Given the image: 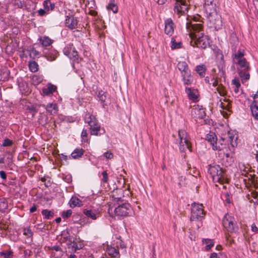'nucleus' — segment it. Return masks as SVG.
I'll return each instance as SVG.
<instances>
[{
	"mask_svg": "<svg viewBox=\"0 0 258 258\" xmlns=\"http://www.w3.org/2000/svg\"><path fill=\"white\" fill-rule=\"evenodd\" d=\"M37 210L36 206L34 205L30 209V213H33L35 212Z\"/></svg>",
	"mask_w": 258,
	"mask_h": 258,
	"instance_id": "nucleus-64",
	"label": "nucleus"
},
{
	"mask_svg": "<svg viewBox=\"0 0 258 258\" xmlns=\"http://www.w3.org/2000/svg\"><path fill=\"white\" fill-rule=\"evenodd\" d=\"M62 255H59L57 252L52 251L51 253V256L52 258H60Z\"/></svg>",
	"mask_w": 258,
	"mask_h": 258,
	"instance_id": "nucleus-53",
	"label": "nucleus"
},
{
	"mask_svg": "<svg viewBox=\"0 0 258 258\" xmlns=\"http://www.w3.org/2000/svg\"><path fill=\"white\" fill-rule=\"evenodd\" d=\"M226 102V103H224L221 102L220 103V107L223 109H225L228 111H230V109L231 108V104L230 102H228V101L226 100L225 99L224 100Z\"/></svg>",
	"mask_w": 258,
	"mask_h": 258,
	"instance_id": "nucleus-41",
	"label": "nucleus"
},
{
	"mask_svg": "<svg viewBox=\"0 0 258 258\" xmlns=\"http://www.w3.org/2000/svg\"><path fill=\"white\" fill-rule=\"evenodd\" d=\"M215 0H205L204 9L206 13H210V12L216 10Z\"/></svg>",
	"mask_w": 258,
	"mask_h": 258,
	"instance_id": "nucleus-19",
	"label": "nucleus"
},
{
	"mask_svg": "<svg viewBox=\"0 0 258 258\" xmlns=\"http://www.w3.org/2000/svg\"><path fill=\"white\" fill-rule=\"evenodd\" d=\"M57 87L51 84H48L46 87L42 89V93L45 95H48L53 94L56 91Z\"/></svg>",
	"mask_w": 258,
	"mask_h": 258,
	"instance_id": "nucleus-21",
	"label": "nucleus"
},
{
	"mask_svg": "<svg viewBox=\"0 0 258 258\" xmlns=\"http://www.w3.org/2000/svg\"><path fill=\"white\" fill-rule=\"evenodd\" d=\"M107 9L109 11H112L113 13H116L118 11L117 5L113 3H110L107 6Z\"/></svg>",
	"mask_w": 258,
	"mask_h": 258,
	"instance_id": "nucleus-42",
	"label": "nucleus"
},
{
	"mask_svg": "<svg viewBox=\"0 0 258 258\" xmlns=\"http://www.w3.org/2000/svg\"><path fill=\"white\" fill-rule=\"evenodd\" d=\"M232 84L234 85V87H240V84L238 80L234 79L232 80Z\"/></svg>",
	"mask_w": 258,
	"mask_h": 258,
	"instance_id": "nucleus-59",
	"label": "nucleus"
},
{
	"mask_svg": "<svg viewBox=\"0 0 258 258\" xmlns=\"http://www.w3.org/2000/svg\"><path fill=\"white\" fill-rule=\"evenodd\" d=\"M52 250L57 252L59 255H63V251L61 250L60 247L57 245H54L51 248Z\"/></svg>",
	"mask_w": 258,
	"mask_h": 258,
	"instance_id": "nucleus-47",
	"label": "nucleus"
},
{
	"mask_svg": "<svg viewBox=\"0 0 258 258\" xmlns=\"http://www.w3.org/2000/svg\"><path fill=\"white\" fill-rule=\"evenodd\" d=\"M103 178L102 179V181L104 182H107L108 181V174L106 171H104L102 173Z\"/></svg>",
	"mask_w": 258,
	"mask_h": 258,
	"instance_id": "nucleus-51",
	"label": "nucleus"
},
{
	"mask_svg": "<svg viewBox=\"0 0 258 258\" xmlns=\"http://www.w3.org/2000/svg\"><path fill=\"white\" fill-rule=\"evenodd\" d=\"M87 136L88 134L87 133V131L83 130L81 134V137L83 141L84 142H87L88 141Z\"/></svg>",
	"mask_w": 258,
	"mask_h": 258,
	"instance_id": "nucleus-48",
	"label": "nucleus"
},
{
	"mask_svg": "<svg viewBox=\"0 0 258 258\" xmlns=\"http://www.w3.org/2000/svg\"><path fill=\"white\" fill-rule=\"evenodd\" d=\"M206 140L209 142L213 147V149L218 150L220 152H221L224 149V147L226 148V144L220 143V141L218 143L217 142V138L216 135L214 133L210 132L209 134H207L206 137Z\"/></svg>",
	"mask_w": 258,
	"mask_h": 258,
	"instance_id": "nucleus-9",
	"label": "nucleus"
},
{
	"mask_svg": "<svg viewBox=\"0 0 258 258\" xmlns=\"http://www.w3.org/2000/svg\"><path fill=\"white\" fill-rule=\"evenodd\" d=\"M186 28L191 39L190 44L191 46L202 49L210 46V39L208 36L205 35L202 24L187 20Z\"/></svg>",
	"mask_w": 258,
	"mask_h": 258,
	"instance_id": "nucleus-1",
	"label": "nucleus"
},
{
	"mask_svg": "<svg viewBox=\"0 0 258 258\" xmlns=\"http://www.w3.org/2000/svg\"><path fill=\"white\" fill-rule=\"evenodd\" d=\"M251 229L252 232H253L254 233L258 232V227L254 223L251 225Z\"/></svg>",
	"mask_w": 258,
	"mask_h": 258,
	"instance_id": "nucleus-54",
	"label": "nucleus"
},
{
	"mask_svg": "<svg viewBox=\"0 0 258 258\" xmlns=\"http://www.w3.org/2000/svg\"><path fill=\"white\" fill-rule=\"evenodd\" d=\"M182 81L185 85H190L193 82V78L191 75L190 71L183 73L181 74Z\"/></svg>",
	"mask_w": 258,
	"mask_h": 258,
	"instance_id": "nucleus-20",
	"label": "nucleus"
},
{
	"mask_svg": "<svg viewBox=\"0 0 258 258\" xmlns=\"http://www.w3.org/2000/svg\"><path fill=\"white\" fill-rule=\"evenodd\" d=\"M104 156L107 159H112L113 157V154L111 152H109V151H107V152H105L104 154Z\"/></svg>",
	"mask_w": 258,
	"mask_h": 258,
	"instance_id": "nucleus-52",
	"label": "nucleus"
},
{
	"mask_svg": "<svg viewBox=\"0 0 258 258\" xmlns=\"http://www.w3.org/2000/svg\"><path fill=\"white\" fill-rule=\"evenodd\" d=\"M67 255L68 258H77V256L74 253L69 254L67 253Z\"/></svg>",
	"mask_w": 258,
	"mask_h": 258,
	"instance_id": "nucleus-63",
	"label": "nucleus"
},
{
	"mask_svg": "<svg viewBox=\"0 0 258 258\" xmlns=\"http://www.w3.org/2000/svg\"><path fill=\"white\" fill-rule=\"evenodd\" d=\"M203 243L206 245L205 249L207 251L210 250L214 244L213 240L211 239H204L203 240Z\"/></svg>",
	"mask_w": 258,
	"mask_h": 258,
	"instance_id": "nucleus-35",
	"label": "nucleus"
},
{
	"mask_svg": "<svg viewBox=\"0 0 258 258\" xmlns=\"http://www.w3.org/2000/svg\"><path fill=\"white\" fill-rule=\"evenodd\" d=\"M107 252L108 254L111 257L114 258H119L120 254L118 248H115L112 246H108L107 248Z\"/></svg>",
	"mask_w": 258,
	"mask_h": 258,
	"instance_id": "nucleus-22",
	"label": "nucleus"
},
{
	"mask_svg": "<svg viewBox=\"0 0 258 258\" xmlns=\"http://www.w3.org/2000/svg\"><path fill=\"white\" fill-rule=\"evenodd\" d=\"M70 206L71 207H81L82 205L81 200L76 197H73L70 201Z\"/></svg>",
	"mask_w": 258,
	"mask_h": 258,
	"instance_id": "nucleus-30",
	"label": "nucleus"
},
{
	"mask_svg": "<svg viewBox=\"0 0 258 258\" xmlns=\"http://www.w3.org/2000/svg\"><path fill=\"white\" fill-rule=\"evenodd\" d=\"M220 253H217L216 252H213L211 254L210 258H222L220 257Z\"/></svg>",
	"mask_w": 258,
	"mask_h": 258,
	"instance_id": "nucleus-58",
	"label": "nucleus"
},
{
	"mask_svg": "<svg viewBox=\"0 0 258 258\" xmlns=\"http://www.w3.org/2000/svg\"><path fill=\"white\" fill-rule=\"evenodd\" d=\"M72 214V211L71 210H68L67 211H63L61 213V216L63 218H67L70 217Z\"/></svg>",
	"mask_w": 258,
	"mask_h": 258,
	"instance_id": "nucleus-45",
	"label": "nucleus"
},
{
	"mask_svg": "<svg viewBox=\"0 0 258 258\" xmlns=\"http://www.w3.org/2000/svg\"><path fill=\"white\" fill-rule=\"evenodd\" d=\"M116 246L117 247H118L119 246L121 248H122V249H124L125 248V245L124 243L121 240H119L118 242H117Z\"/></svg>",
	"mask_w": 258,
	"mask_h": 258,
	"instance_id": "nucleus-56",
	"label": "nucleus"
},
{
	"mask_svg": "<svg viewBox=\"0 0 258 258\" xmlns=\"http://www.w3.org/2000/svg\"><path fill=\"white\" fill-rule=\"evenodd\" d=\"M237 138L238 137L236 134L230 132H228L227 133V137L226 138L222 137L221 138V140L223 143L225 142L229 143L231 147L233 148L237 145Z\"/></svg>",
	"mask_w": 258,
	"mask_h": 258,
	"instance_id": "nucleus-15",
	"label": "nucleus"
},
{
	"mask_svg": "<svg viewBox=\"0 0 258 258\" xmlns=\"http://www.w3.org/2000/svg\"><path fill=\"white\" fill-rule=\"evenodd\" d=\"M63 52L66 55L73 59L74 61L79 62L81 60V58L79 57L78 52L71 46L64 48Z\"/></svg>",
	"mask_w": 258,
	"mask_h": 258,
	"instance_id": "nucleus-13",
	"label": "nucleus"
},
{
	"mask_svg": "<svg viewBox=\"0 0 258 258\" xmlns=\"http://www.w3.org/2000/svg\"><path fill=\"white\" fill-rule=\"evenodd\" d=\"M0 255L4 256V258H12L13 255V252L12 250H9L6 252H0Z\"/></svg>",
	"mask_w": 258,
	"mask_h": 258,
	"instance_id": "nucleus-43",
	"label": "nucleus"
},
{
	"mask_svg": "<svg viewBox=\"0 0 258 258\" xmlns=\"http://www.w3.org/2000/svg\"><path fill=\"white\" fill-rule=\"evenodd\" d=\"M13 144V141L9 139H6L2 144L4 147L10 146Z\"/></svg>",
	"mask_w": 258,
	"mask_h": 258,
	"instance_id": "nucleus-49",
	"label": "nucleus"
},
{
	"mask_svg": "<svg viewBox=\"0 0 258 258\" xmlns=\"http://www.w3.org/2000/svg\"><path fill=\"white\" fill-rule=\"evenodd\" d=\"M245 55L244 50L241 49L237 51L235 50L232 54L233 62L237 66V71L242 83L246 82L250 78V63L244 57Z\"/></svg>",
	"mask_w": 258,
	"mask_h": 258,
	"instance_id": "nucleus-2",
	"label": "nucleus"
},
{
	"mask_svg": "<svg viewBox=\"0 0 258 258\" xmlns=\"http://www.w3.org/2000/svg\"><path fill=\"white\" fill-rule=\"evenodd\" d=\"M112 196H113V198H114V199L116 200L117 202H119L120 201H123V200H121V197H118L116 196V195H115V192H113Z\"/></svg>",
	"mask_w": 258,
	"mask_h": 258,
	"instance_id": "nucleus-62",
	"label": "nucleus"
},
{
	"mask_svg": "<svg viewBox=\"0 0 258 258\" xmlns=\"http://www.w3.org/2000/svg\"><path fill=\"white\" fill-rule=\"evenodd\" d=\"M9 71L7 70L0 71V81H4L8 78Z\"/></svg>",
	"mask_w": 258,
	"mask_h": 258,
	"instance_id": "nucleus-40",
	"label": "nucleus"
},
{
	"mask_svg": "<svg viewBox=\"0 0 258 258\" xmlns=\"http://www.w3.org/2000/svg\"><path fill=\"white\" fill-rule=\"evenodd\" d=\"M57 52L54 49H51L45 53V57L49 61L54 60L57 56Z\"/></svg>",
	"mask_w": 258,
	"mask_h": 258,
	"instance_id": "nucleus-23",
	"label": "nucleus"
},
{
	"mask_svg": "<svg viewBox=\"0 0 258 258\" xmlns=\"http://www.w3.org/2000/svg\"><path fill=\"white\" fill-rule=\"evenodd\" d=\"M29 68L31 72L35 73L38 70V64L35 61H31L29 62Z\"/></svg>",
	"mask_w": 258,
	"mask_h": 258,
	"instance_id": "nucleus-37",
	"label": "nucleus"
},
{
	"mask_svg": "<svg viewBox=\"0 0 258 258\" xmlns=\"http://www.w3.org/2000/svg\"><path fill=\"white\" fill-rule=\"evenodd\" d=\"M205 212L203 204H191L190 221H201L205 217Z\"/></svg>",
	"mask_w": 258,
	"mask_h": 258,
	"instance_id": "nucleus-6",
	"label": "nucleus"
},
{
	"mask_svg": "<svg viewBox=\"0 0 258 258\" xmlns=\"http://www.w3.org/2000/svg\"><path fill=\"white\" fill-rule=\"evenodd\" d=\"M65 26L70 30L77 29L79 25V21L73 15L67 16L65 19Z\"/></svg>",
	"mask_w": 258,
	"mask_h": 258,
	"instance_id": "nucleus-14",
	"label": "nucleus"
},
{
	"mask_svg": "<svg viewBox=\"0 0 258 258\" xmlns=\"http://www.w3.org/2000/svg\"><path fill=\"white\" fill-rule=\"evenodd\" d=\"M177 67L181 72V75L183 74V73H186L190 71L187 64L185 61L179 62L177 64Z\"/></svg>",
	"mask_w": 258,
	"mask_h": 258,
	"instance_id": "nucleus-27",
	"label": "nucleus"
},
{
	"mask_svg": "<svg viewBox=\"0 0 258 258\" xmlns=\"http://www.w3.org/2000/svg\"><path fill=\"white\" fill-rule=\"evenodd\" d=\"M228 148V145L226 144V148L224 147L223 150L220 152V154H222L223 153L224 155H225V157L223 158L222 163L226 167L231 166L234 161L233 157L234 154L232 152L229 153L225 152V150L227 151Z\"/></svg>",
	"mask_w": 258,
	"mask_h": 258,
	"instance_id": "nucleus-12",
	"label": "nucleus"
},
{
	"mask_svg": "<svg viewBox=\"0 0 258 258\" xmlns=\"http://www.w3.org/2000/svg\"><path fill=\"white\" fill-rule=\"evenodd\" d=\"M32 251L29 249H25L24 251V254L25 256L30 257L32 255Z\"/></svg>",
	"mask_w": 258,
	"mask_h": 258,
	"instance_id": "nucleus-57",
	"label": "nucleus"
},
{
	"mask_svg": "<svg viewBox=\"0 0 258 258\" xmlns=\"http://www.w3.org/2000/svg\"><path fill=\"white\" fill-rule=\"evenodd\" d=\"M178 138L180 140L179 148L181 152H184L186 149L190 152L191 151V144L190 143V137L187 132L184 130L178 131Z\"/></svg>",
	"mask_w": 258,
	"mask_h": 258,
	"instance_id": "nucleus-5",
	"label": "nucleus"
},
{
	"mask_svg": "<svg viewBox=\"0 0 258 258\" xmlns=\"http://www.w3.org/2000/svg\"><path fill=\"white\" fill-rule=\"evenodd\" d=\"M39 40L42 45L44 47L50 45L53 42V40L49 38L48 36H42L39 38Z\"/></svg>",
	"mask_w": 258,
	"mask_h": 258,
	"instance_id": "nucleus-26",
	"label": "nucleus"
},
{
	"mask_svg": "<svg viewBox=\"0 0 258 258\" xmlns=\"http://www.w3.org/2000/svg\"><path fill=\"white\" fill-rule=\"evenodd\" d=\"M85 122L90 126L91 134L98 136L105 132L104 129L101 130L100 126L98 124L97 120L95 116L90 113H86L84 116Z\"/></svg>",
	"mask_w": 258,
	"mask_h": 258,
	"instance_id": "nucleus-4",
	"label": "nucleus"
},
{
	"mask_svg": "<svg viewBox=\"0 0 258 258\" xmlns=\"http://www.w3.org/2000/svg\"><path fill=\"white\" fill-rule=\"evenodd\" d=\"M250 109L252 116L255 119H258V105L255 100L251 103Z\"/></svg>",
	"mask_w": 258,
	"mask_h": 258,
	"instance_id": "nucleus-28",
	"label": "nucleus"
},
{
	"mask_svg": "<svg viewBox=\"0 0 258 258\" xmlns=\"http://www.w3.org/2000/svg\"><path fill=\"white\" fill-rule=\"evenodd\" d=\"M206 13L210 27L216 30L219 29L222 25V22L221 16L217 13L216 10Z\"/></svg>",
	"mask_w": 258,
	"mask_h": 258,
	"instance_id": "nucleus-8",
	"label": "nucleus"
},
{
	"mask_svg": "<svg viewBox=\"0 0 258 258\" xmlns=\"http://www.w3.org/2000/svg\"><path fill=\"white\" fill-rule=\"evenodd\" d=\"M185 91L190 100L193 101L198 100L199 93L197 89H193L191 88L186 87L185 88Z\"/></svg>",
	"mask_w": 258,
	"mask_h": 258,
	"instance_id": "nucleus-18",
	"label": "nucleus"
},
{
	"mask_svg": "<svg viewBox=\"0 0 258 258\" xmlns=\"http://www.w3.org/2000/svg\"><path fill=\"white\" fill-rule=\"evenodd\" d=\"M216 90L221 96H224L226 95V91L223 86L219 85L216 88Z\"/></svg>",
	"mask_w": 258,
	"mask_h": 258,
	"instance_id": "nucleus-46",
	"label": "nucleus"
},
{
	"mask_svg": "<svg viewBox=\"0 0 258 258\" xmlns=\"http://www.w3.org/2000/svg\"><path fill=\"white\" fill-rule=\"evenodd\" d=\"M222 225L224 228L230 233H234L238 231V227L235 218L228 214H225L224 216Z\"/></svg>",
	"mask_w": 258,
	"mask_h": 258,
	"instance_id": "nucleus-7",
	"label": "nucleus"
},
{
	"mask_svg": "<svg viewBox=\"0 0 258 258\" xmlns=\"http://www.w3.org/2000/svg\"><path fill=\"white\" fill-rule=\"evenodd\" d=\"M208 172L214 182L223 183L227 179L225 170L218 165H210Z\"/></svg>",
	"mask_w": 258,
	"mask_h": 258,
	"instance_id": "nucleus-3",
	"label": "nucleus"
},
{
	"mask_svg": "<svg viewBox=\"0 0 258 258\" xmlns=\"http://www.w3.org/2000/svg\"><path fill=\"white\" fill-rule=\"evenodd\" d=\"M132 212V208L130 205L127 203L118 206L114 210L115 215L119 217L128 216Z\"/></svg>",
	"mask_w": 258,
	"mask_h": 258,
	"instance_id": "nucleus-10",
	"label": "nucleus"
},
{
	"mask_svg": "<svg viewBox=\"0 0 258 258\" xmlns=\"http://www.w3.org/2000/svg\"><path fill=\"white\" fill-rule=\"evenodd\" d=\"M49 3H50L49 0H45L43 2V7H44V9L46 11H49L50 10L49 7L48 6Z\"/></svg>",
	"mask_w": 258,
	"mask_h": 258,
	"instance_id": "nucleus-50",
	"label": "nucleus"
},
{
	"mask_svg": "<svg viewBox=\"0 0 258 258\" xmlns=\"http://www.w3.org/2000/svg\"><path fill=\"white\" fill-rule=\"evenodd\" d=\"M23 231V234L26 237V238L32 239L33 233L30 227L24 228Z\"/></svg>",
	"mask_w": 258,
	"mask_h": 258,
	"instance_id": "nucleus-39",
	"label": "nucleus"
},
{
	"mask_svg": "<svg viewBox=\"0 0 258 258\" xmlns=\"http://www.w3.org/2000/svg\"><path fill=\"white\" fill-rule=\"evenodd\" d=\"M192 113L197 115V117L203 118L205 116V111L203 108H200L199 106L195 107L192 110Z\"/></svg>",
	"mask_w": 258,
	"mask_h": 258,
	"instance_id": "nucleus-24",
	"label": "nucleus"
},
{
	"mask_svg": "<svg viewBox=\"0 0 258 258\" xmlns=\"http://www.w3.org/2000/svg\"><path fill=\"white\" fill-rule=\"evenodd\" d=\"M27 51L29 52V56L33 59L39 55V52L32 46L28 47Z\"/></svg>",
	"mask_w": 258,
	"mask_h": 258,
	"instance_id": "nucleus-34",
	"label": "nucleus"
},
{
	"mask_svg": "<svg viewBox=\"0 0 258 258\" xmlns=\"http://www.w3.org/2000/svg\"><path fill=\"white\" fill-rule=\"evenodd\" d=\"M83 213L87 217L90 218L92 220H96L100 216V213L95 210L84 209Z\"/></svg>",
	"mask_w": 258,
	"mask_h": 258,
	"instance_id": "nucleus-17",
	"label": "nucleus"
},
{
	"mask_svg": "<svg viewBox=\"0 0 258 258\" xmlns=\"http://www.w3.org/2000/svg\"><path fill=\"white\" fill-rule=\"evenodd\" d=\"M188 9V4L185 0H176L174 12L180 16L185 14L187 11Z\"/></svg>",
	"mask_w": 258,
	"mask_h": 258,
	"instance_id": "nucleus-11",
	"label": "nucleus"
},
{
	"mask_svg": "<svg viewBox=\"0 0 258 258\" xmlns=\"http://www.w3.org/2000/svg\"><path fill=\"white\" fill-rule=\"evenodd\" d=\"M84 153L83 149H76L71 154V156L74 159H78L82 156Z\"/></svg>",
	"mask_w": 258,
	"mask_h": 258,
	"instance_id": "nucleus-32",
	"label": "nucleus"
},
{
	"mask_svg": "<svg viewBox=\"0 0 258 258\" xmlns=\"http://www.w3.org/2000/svg\"><path fill=\"white\" fill-rule=\"evenodd\" d=\"M0 176L3 179H6L7 178V175L5 171H0Z\"/></svg>",
	"mask_w": 258,
	"mask_h": 258,
	"instance_id": "nucleus-60",
	"label": "nucleus"
},
{
	"mask_svg": "<svg viewBox=\"0 0 258 258\" xmlns=\"http://www.w3.org/2000/svg\"><path fill=\"white\" fill-rule=\"evenodd\" d=\"M206 67L204 64H200L197 66L196 71L201 77H204L205 75Z\"/></svg>",
	"mask_w": 258,
	"mask_h": 258,
	"instance_id": "nucleus-33",
	"label": "nucleus"
},
{
	"mask_svg": "<svg viewBox=\"0 0 258 258\" xmlns=\"http://www.w3.org/2000/svg\"><path fill=\"white\" fill-rule=\"evenodd\" d=\"M68 247L69 249H70L69 252H76L77 250L82 248L81 244L78 245L76 242L73 241V242H70V243L68 244Z\"/></svg>",
	"mask_w": 258,
	"mask_h": 258,
	"instance_id": "nucleus-29",
	"label": "nucleus"
},
{
	"mask_svg": "<svg viewBox=\"0 0 258 258\" xmlns=\"http://www.w3.org/2000/svg\"><path fill=\"white\" fill-rule=\"evenodd\" d=\"M46 109L51 114H56L58 111V107L55 103H48L46 107Z\"/></svg>",
	"mask_w": 258,
	"mask_h": 258,
	"instance_id": "nucleus-25",
	"label": "nucleus"
},
{
	"mask_svg": "<svg viewBox=\"0 0 258 258\" xmlns=\"http://www.w3.org/2000/svg\"><path fill=\"white\" fill-rule=\"evenodd\" d=\"M38 13L40 16H44L46 14V11L44 9H40L38 11Z\"/></svg>",
	"mask_w": 258,
	"mask_h": 258,
	"instance_id": "nucleus-55",
	"label": "nucleus"
},
{
	"mask_svg": "<svg viewBox=\"0 0 258 258\" xmlns=\"http://www.w3.org/2000/svg\"><path fill=\"white\" fill-rule=\"evenodd\" d=\"M42 215L44 219H49L50 218L54 216V213L52 211L47 209L43 210L41 212Z\"/></svg>",
	"mask_w": 258,
	"mask_h": 258,
	"instance_id": "nucleus-36",
	"label": "nucleus"
},
{
	"mask_svg": "<svg viewBox=\"0 0 258 258\" xmlns=\"http://www.w3.org/2000/svg\"><path fill=\"white\" fill-rule=\"evenodd\" d=\"M171 48L172 49H178L181 47L182 43L180 42H177L174 38H172L171 40Z\"/></svg>",
	"mask_w": 258,
	"mask_h": 258,
	"instance_id": "nucleus-38",
	"label": "nucleus"
},
{
	"mask_svg": "<svg viewBox=\"0 0 258 258\" xmlns=\"http://www.w3.org/2000/svg\"><path fill=\"white\" fill-rule=\"evenodd\" d=\"M249 168L248 167H245L244 170H243V172L242 173V174L244 175L248 180H250L252 182H254L255 180L258 181V177H256L255 179V177L254 174H249L248 172Z\"/></svg>",
	"mask_w": 258,
	"mask_h": 258,
	"instance_id": "nucleus-31",
	"label": "nucleus"
},
{
	"mask_svg": "<svg viewBox=\"0 0 258 258\" xmlns=\"http://www.w3.org/2000/svg\"><path fill=\"white\" fill-rule=\"evenodd\" d=\"M29 112L32 114V116H33L36 112L35 109L34 107H32V108H29Z\"/></svg>",
	"mask_w": 258,
	"mask_h": 258,
	"instance_id": "nucleus-61",
	"label": "nucleus"
},
{
	"mask_svg": "<svg viewBox=\"0 0 258 258\" xmlns=\"http://www.w3.org/2000/svg\"><path fill=\"white\" fill-rule=\"evenodd\" d=\"M98 97L102 103H104L105 102L106 96L105 95V93L103 91H100L99 92Z\"/></svg>",
	"mask_w": 258,
	"mask_h": 258,
	"instance_id": "nucleus-44",
	"label": "nucleus"
},
{
	"mask_svg": "<svg viewBox=\"0 0 258 258\" xmlns=\"http://www.w3.org/2000/svg\"><path fill=\"white\" fill-rule=\"evenodd\" d=\"M175 24L171 18L167 19L165 21V33L167 35L171 36L174 33Z\"/></svg>",
	"mask_w": 258,
	"mask_h": 258,
	"instance_id": "nucleus-16",
	"label": "nucleus"
}]
</instances>
